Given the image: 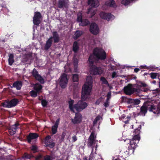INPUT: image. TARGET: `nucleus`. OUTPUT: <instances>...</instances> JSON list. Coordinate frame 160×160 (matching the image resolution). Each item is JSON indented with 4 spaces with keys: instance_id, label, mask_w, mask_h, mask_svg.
Listing matches in <instances>:
<instances>
[{
    "instance_id": "21",
    "label": "nucleus",
    "mask_w": 160,
    "mask_h": 160,
    "mask_svg": "<svg viewBox=\"0 0 160 160\" xmlns=\"http://www.w3.org/2000/svg\"><path fill=\"white\" fill-rule=\"evenodd\" d=\"M105 5L110 7H114L116 6L115 2L113 0H108L105 2Z\"/></svg>"
},
{
    "instance_id": "22",
    "label": "nucleus",
    "mask_w": 160,
    "mask_h": 160,
    "mask_svg": "<svg viewBox=\"0 0 160 160\" xmlns=\"http://www.w3.org/2000/svg\"><path fill=\"white\" fill-rule=\"evenodd\" d=\"M52 37H51L47 41L45 47V48L46 49H48L51 47L52 43Z\"/></svg>"
},
{
    "instance_id": "4",
    "label": "nucleus",
    "mask_w": 160,
    "mask_h": 160,
    "mask_svg": "<svg viewBox=\"0 0 160 160\" xmlns=\"http://www.w3.org/2000/svg\"><path fill=\"white\" fill-rule=\"evenodd\" d=\"M74 101L70 99L68 101L69 107L70 110L73 112H75L76 110L80 112L85 108L88 106L87 103L82 101H79L78 103L73 105Z\"/></svg>"
},
{
    "instance_id": "32",
    "label": "nucleus",
    "mask_w": 160,
    "mask_h": 160,
    "mask_svg": "<svg viewBox=\"0 0 160 160\" xmlns=\"http://www.w3.org/2000/svg\"><path fill=\"white\" fill-rule=\"evenodd\" d=\"M88 14H90L91 16V17H92L95 14V10H93V9L92 8H89L88 12Z\"/></svg>"
},
{
    "instance_id": "24",
    "label": "nucleus",
    "mask_w": 160,
    "mask_h": 160,
    "mask_svg": "<svg viewBox=\"0 0 160 160\" xmlns=\"http://www.w3.org/2000/svg\"><path fill=\"white\" fill-rule=\"evenodd\" d=\"M54 42L55 43L58 42L59 40V37L58 34L56 32H52Z\"/></svg>"
},
{
    "instance_id": "35",
    "label": "nucleus",
    "mask_w": 160,
    "mask_h": 160,
    "mask_svg": "<svg viewBox=\"0 0 160 160\" xmlns=\"http://www.w3.org/2000/svg\"><path fill=\"white\" fill-rule=\"evenodd\" d=\"M77 21L79 23L82 20V14L81 12H79L77 15Z\"/></svg>"
},
{
    "instance_id": "53",
    "label": "nucleus",
    "mask_w": 160,
    "mask_h": 160,
    "mask_svg": "<svg viewBox=\"0 0 160 160\" xmlns=\"http://www.w3.org/2000/svg\"><path fill=\"white\" fill-rule=\"evenodd\" d=\"M44 160H51L50 157L47 156L44 158Z\"/></svg>"
},
{
    "instance_id": "48",
    "label": "nucleus",
    "mask_w": 160,
    "mask_h": 160,
    "mask_svg": "<svg viewBox=\"0 0 160 160\" xmlns=\"http://www.w3.org/2000/svg\"><path fill=\"white\" fill-rule=\"evenodd\" d=\"M108 101L109 100H108V99H107L106 102L104 103V106L106 107H107L109 106V102Z\"/></svg>"
},
{
    "instance_id": "49",
    "label": "nucleus",
    "mask_w": 160,
    "mask_h": 160,
    "mask_svg": "<svg viewBox=\"0 0 160 160\" xmlns=\"http://www.w3.org/2000/svg\"><path fill=\"white\" fill-rule=\"evenodd\" d=\"M65 135H66L65 133L63 132L62 133V135L61 136V140L62 141L63 140L64 138H65Z\"/></svg>"
},
{
    "instance_id": "38",
    "label": "nucleus",
    "mask_w": 160,
    "mask_h": 160,
    "mask_svg": "<svg viewBox=\"0 0 160 160\" xmlns=\"http://www.w3.org/2000/svg\"><path fill=\"white\" fill-rule=\"evenodd\" d=\"M38 92H37L36 91V92L34 90H32L30 92V94L32 97H36L37 96V93Z\"/></svg>"
},
{
    "instance_id": "9",
    "label": "nucleus",
    "mask_w": 160,
    "mask_h": 160,
    "mask_svg": "<svg viewBox=\"0 0 160 160\" xmlns=\"http://www.w3.org/2000/svg\"><path fill=\"white\" fill-rule=\"evenodd\" d=\"M136 90L135 88H133L132 85L129 84L124 88V92L127 94L131 95L132 94L135 92H136Z\"/></svg>"
},
{
    "instance_id": "41",
    "label": "nucleus",
    "mask_w": 160,
    "mask_h": 160,
    "mask_svg": "<svg viewBox=\"0 0 160 160\" xmlns=\"http://www.w3.org/2000/svg\"><path fill=\"white\" fill-rule=\"evenodd\" d=\"M32 156L30 154L27 153H25L22 157V158L26 159H29L31 158Z\"/></svg>"
},
{
    "instance_id": "63",
    "label": "nucleus",
    "mask_w": 160,
    "mask_h": 160,
    "mask_svg": "<svg viewBox=\"0 0 160 160\" xmlns=\"http://www.w3.org/2000/svg\"><path fill=\"white\" fill-rule=\"evenodd\" d=\"M114 160H119L117 159H116Z\"/></svg>"
},
{
    "instance_id": "12",
    "label": "nucleus",
    "mask_w": 160,
    "mask_h": 160,
    "mask_svg": "<svg viewBox=\"0 0 160 160\" xmlns=\"http://www.w3.org/2000/svg\"><path fill=\"white\" fill-rule=\"evenodd\" d=\"M45 142L46 146L51 148H53L55 146V143L51 139V137L48 135L45 138Z\"/></svg>"
},
{
    "instance_id": "45",
    "label": "nucleus",
    "mask_w": 160,
    "mask_h": 160,
    "mask_svg": "<svg viewBox=\"0 0 160 160\" xmlns=\"http://www.w3.org/2000/svg\"><path fill=\"white\" fill-rule=\"evenodd\" d=\"M16 132V131L14 130H12L11 129H10L9 130V134L11 135H13Z\"/></svg>"
},
{
    "instance_id": "2",
    "label": "nucleus",
    "mask_w": 160,
    "mask_h": 160,
    "mask_svg": "<svg viewBox=\"0 0 160 160\" xmlns=\"http://www.w3.org/2000/svg\"><path fill=\"white\" fill-rule=\"evenodd\" d=\"M141 128V125H140L139 127L136 129L134 131V133L136 134L134 135L132 138L131 140L127 139L125 141L126 143H129V146L128 147V150H130L132 153L134 152V149L136 148L137 145L136 143H138L140 140V138L139 134L140 133V130Z\"/></svg>"
},
{
    "instance_id": "11",
    "label": "nucleus",
    "mask_w": 160,
    "mask_h": 160,
    "mask_svg": "<svg viewBox=\"0 0 160 160\" xmlns=\"http://www.w3.org/2000/svg\"><path fill=\"white\" fill-rule=\"evenodd\" d=\"M100 16L101 18L106 19L108 21L114 18V16L110 13H108L104 12H101L100 13Z\"/></svg>"
},
{
    "instance_id": "7",
    "label": "nucleus",
    "mask_w": 160,
    "mask_h": 160,
    "mask_svg": "<svg viewBox=\"0 0 160 160\" xmlns=\"http://www.w3.org/2000/svg\"><path fill=\"white\" fill-rule=\"evenodd\" d=\"M90 73L93 75H100L102 74L103 71L101 68H98L95 66H92L90 68Z\"/></svg>"
},
{
    "instance_id": "59",
    "label": "nucleus",
    "mask_w": 160,
    "mask_h": 160,
    "mask_svg": "<svg viewBox=\"0 0 160 160\" xmlns=\"http://www.w3.org/2000/svg\"><path fill=\"white\" fill-rule=\"evenodd\" d=\"M139 70V69L138 68H135L134 69V71L135 72H138Z\"/></svg>"
},
{
    "instance_id": "3",
    "label": "nucleus",
    "mask_w": 160,
    "mask_h": 160,
    "mask_svg": "<svg viewBox=\"0 0 160 160\" xmlns=\"http://www.w3.org/2000/svg\"><path fill=\"white\" fill-rule=\"evenodd\" d=\"M93 53V55H91L88 59L91 65H92L94 62H96L97 59H104L106 58V53L102 48H96L94 49Z\"/></svg>"
},
{
    "instance_id": "57",
    "label": "nucleus",
    "mask_w": 160,
    "mask_h": 160,
    "mask_svg": "<svg viewBox=\"0 0 160 160\" xmlns=\"http://www.w3.org/2000/svg\"><path fill=\"white\" fill-rule=\"evenodd\" d=\"M74 71L75 72H77L78 71V66H74Z\"/></svg>"
},
{
    "instance_id": "28",
    "label": "nucleus",
    "mask_w": 160,
    "mask_h": 160,
    "mask_svg": "<svg viewBox=\"0 0 160 160\" xmlns=\"http://www.w3.org/2000/svg\"><path fill=\"white\" fill-rule=\"evenodd\" d=\"M149 108L150 109L149 110L150 112H152L154 114H158L159 113V112L158 111L156 110L157 108L155 106L153 105L151 106Z\"/></svg>"
},
{
    "instance_id": "61",
    "label": "nucleus",
    "mask_w": 160,
    "mask_h": 160,
    "mask_svg": "<svg viewBox=\"0 0 160 160\" xmlns=\"http://www.w3.org/2000/svg\"><path fill=\"white\" fill-rule=\"evenodd\" d=\"M128 121H124V122H125L126 123H128Z\"/></svg>"
},
{
    "instance_id": "42",
    "label": "nucleus",
    "mask_w": 160,
    "mask_h": 160,
    "mask_svg": "<svg viewBox=\"0 0 160 160\" xmlns=\"http://www.w3.org/2000/svg\"><path fill=\"white\" fill-rule=\"evenodd\" d=\"M151 77L153 79L156 78L158 75V73H152L150 74Z\"/></svg>"
},
{
    "instance_id": "1",
    "label": "nucleus",
    "mask_w": 160,
    "mask_h": 160,
    "mask_svg": "<svg viewBox=\"0 0 160 160\" xmlns=\"http://www.w3.org/2000/svg\"><path fill=\"white\" fill-rule=\"evenodd\" d=\"M92 77L88 76L87 77L86 82L82 87L81 99L85 101L89 98L92 88Z\"/></svg>"
},
{
    "instance_id": "50",
    "label": "nucleus",
    "mask_w": 160,
    "mask_h": 160,
    "mask_svg": "<svg viewBox=\"0 0 160 160\" xmlns=\"http://www.w3.org/2000/svg\"><path fill=\"white\" fill-rule=\"evenodd\" d=\"M118 76L117 73L115 72H114L112 73V78H113L117 77Z\"/></svg>"
},
{
    "instance_id": "8",
    "label": "nucleus",
    "mask_w": 160,
    "mask_h": 160,
    "mask_svg": "<svg viewBox=\"0 0 160 160\" xmlns=\"http://www.w3.org/2000/svg\"><path fill=\"white\" fill-rule=\"evenodd\" d=\"M137 89L136 90V92H139L141 91H143L144 92H147L148 91V89L147 88H144L146 87L147 85L144 83L142 82H140L137 84Z\"/></svg>"
},
{
    "instance_id": "27",
    "label": "nucleus",
    "mask_w": 160,
    "mask_h": 160,
    "mask_svg": "<svg viewBox=\"0 0 160 160\" xmlns=\"http://www.w3.org/2000/svg\"><path fill=\"white\" fill-rule=\"evenodd\" d=\"M90 23L89 22L87 19H84L82 20V21L79 23V25L83 26L88 25Z\"/></svg>"
},
{
    "instance_id": "60",
    "label": "nucleus",
    "mask_w": 160,
    "mask_h": 160,
    "mask_svg": "<svg viewBox=\"0 0 160 160\" xmlns=\"http://www.w3.org/2000/svg\"><path fill=\"white\" fill-rule=\"evenodd\" d=\"M96 104H99V100H97L96 102Z\"/></svg>"
},
{
    "instance_id": "64",
    "label": "nucleus",
    "mask_w": 160,
    "mask_h": 160,
    "mask_svg": "<svg viewBox=\"0 0 160 160\" xmlns=\"http://www.w3.org/2000/svg\"><path fill=\"white\" fill-rule=\"evenodd\" d=\"M155 82H155V81H154L153 82V83H155Z\"/></svg>"
},
{
    "instance_id": "43",
    "label": "nucleus",
    "mask_w": 160,
    "mask_h": 160,
    "mask_svg": "<svg viewBox=\"0 0 160 160\" xmlns=\"http://www.w3.org/2000/svg\"><path fill=\"white\" fill-rule=\"evenodd\" d=\"M64 1H60L58 3V6L59 8H62L64 5Z\"/></svg>"
},
{
    "instance_id": "29",
    "label": "nucleus",
    "mask_w": 160,
    "mask_h": 160,
    "mask_svg": "<svg viewBox=\"0 0 160 160\" xmlns=\"http://www.w3.org/2000/svg\"><path fill=\"white\" fill-rule=\"evenodd\" d=\"M129 102L133 104L134 105H138L140 103V101L138 99H129Z\"/></svg>"
},
{
    "instance_id": "15",
    "label": "nucleus",
    "mask_w": 160,
    "mask_h": 160,
    "mask_svg": "<svg viewBox=\"0 0 160 160\" xmlns=\"http://www.w3.org/2000/svg\"><path fill=\"white\" fill-rule=\"evenodd\" d=\"M33 76L40 83H43L44 81L43 78L38 74V72L35 69H34L32 71Z\"/></svg>"
},
{
    "instance_id": "39",
    "label": "nucleus",
    "mask_w": 160,
    "mask_h": 160,
    "mask_svg": "<svg viewBox=\"0 0 160 160\" xmlns=\"http://www.w3.org/2000/svg\"><path fill=\"white\" fill-rule=\"evenodd\" d=\"M72 80L74 82H78V75L77 74H73L72 76Z\"/></svg>"
},
{
    "instance_id": "25",
    "label": "nucleus",
    "mask_w": 160,
    "mask_h": 160,
    "mask_svg": "<svg viewBox=\"0 0 160 160\" xmlns=\"http://www.w3.org/2000/svg\"><path fill=\"white\" fill-rule=\"evenodd\" d=\"M42 88V86L38 83L36 84L34 87V89L37 92H40Z\"/></svg>"
},
{
    "instance_id": "54",
    "label": "nucleus",
    "mask_w": 160,
    "mask_h": 160,
    "mask_svg": "<svg viewBox=\"0 0 160 160\" xmlns=\"http://www.w3.org/2000/svg\"><path fill=\"white\" fill-rule=\"evenodd\" d=\"M72 141L73 142H75L77 140V137L75 136H74L72 137Z\"/></svg>"
},
{
    "instance_id": "36",
    "label": "nucleus",
    "mask_w": 160,
    "mask_h": 160,
    "mask_svg": "<svg viewBox=\"0 0 160 160\" xmlns=\"http://www.w3.org/2000/svg\"><path fill=\"white\" fill-rule=\"evenodd\" d=\"M97 145H96L94 147H92V151L91 154L90 155V157L91 158L93 157V155L94 154V152L95 153H96V151L97 150Z\"/></svg>"
},
{
    "instance_id": "51",
    "label": "nucleus",
    "mask_w": 160,
    "mask_h": 160,
    "mask_svg": "<svg viewBox=\"0 0 160 160\" xmlns=\"http://www.w3.org/2000/svg\"><path fill=\"white\" fill-rule=\"evenodd\" d=\"M111 96V92H109L108 94L107 95V99L108 100H109V99L110 98Z\"/></svg>"
},
{
    "instance_id": "6",
    "label": "nucleus",
    "mask_w": 160,
    "mask_h": 160,
    "mask_svg": "<svg viewBox=\"0 0 160 160\" xmlns=\"http://www.w3.org/2000/svg\"><path fill=\"white\" fill-rule=\"evenodd\" d=\"M18 100L17 99H13L10 101H6L2 103L4 107L10 108L15 106L18 103Z\"/></svg>"
},
{
    "instance_id": "55",
    "label": "nucleus",
    "mask_w": 160,
    "mask_h": 160,
    "mask_svg": "<svg viewBox=\"0 0 160 160\" xmlns=\"http://www.w3.org/2000/svg\"><path fill=\"white\" fill-rule=\"evenodd\" d=\"M126 116L125 115L123 114L119 117V119L121 120L122 119L124 118Z\"/></svg>"
},
{
    "instance_id": "23",
    "label": "nucleus",
    "mask_w": 160,
    "mask_h": 160,
    "mask_svg": "<svg viewBox=\"0 0 160 160\" xmlns=\"http://www.w3.org/2000/svg\"><path fill=\"white\" fill-rule=\"evenodd\" d=\"M22 86V83L20 81H17L14 82L13 87L16 88L17 90H19Z\"/></svg>"
},
{
    "instance_id": "52",
    "label": "nucleus",
    "mask_w": 160,
    "mask_h": 160,
    "mask_svg": "<svg viewBox=\"0 0 160 160\" xmlns=\"http://www.w3.org/2000/svg\"><path fill=\"white\" fill-rule=\"evenodd\" d=\"M78 62L77 59L74 60V65L75 67L76 66H78Z\"/></svg>"
},
{
    "instance_id": "34",
    "label": "nucleus",
    "mask_w": 160,
    "mask_h": 160,
    "mask_svg": "<svg viewBox=\"0 0 160 160\" xmlns=\"http://www.w3.org/2000/svg\"><path fill=\"white\" fill-rule=\"evenodd\" d=\"M78 49V46L77 42H74L73 46V50L75 52H76Z\"/></svg>"
},
{
    "instance_id": "5",
    "label": "nucleus",
    "mask_w": 160,
    "mask_h": 160,
    "mask_svg": "<svg viewBox=\"0 0 160 160\" xmlns=\"http://www.w3.org/2000/svg\"><path fill=\"white\" fill-rule=\"evenodd\" d=\"M59 84L62 88H65L67 86L68 82V79L67 78V75L63 73L62 75L59 78Z\"/></svg>"
},
{
    "instance_id": "16",
    "label": "nucleus",
    "mask_w": 160,
    "mask_h": 160,
    "mask_svg": "<svg viewBox=\"0 0 160 160\" xmlns=\"http://www.w3.org/2000/svg\"><path fill=\"white\" fill-rule=\"evenodd\" d=\"M82 120V116L80 113H76L74 119H72V122L74 124L80 123Z\"/></svg>"
},
{
    "instance_id": "30",
    "label": "nucleus",
    "mask_w": 160,
    "mask_h": 160,
    "mask_svg": "<svg viewBox=\"0 0 160 160\" xmlns=\"http://www.w3.org/2000/svg\"><path fill=\"white\" fill-rule=\"evenodd\" d=\"M8 63L10 65H12L14 62L13 56L12 54H10L8 58Z\"/></svg>"
},
{
    "instance_id": "56",
    "label": "nucleus",
    "mask_w": 160,
    "mask_h": 160,
    "mask_svg": "<svg viewBox=\"0 0 160 160\" xmlns=\"http://www.w3.org/2000/svg\"><path fill=\"white\" fill-rule=\"evenodd\" d=\"M140 68H146V69H149V68H148L147 67V66H146V65H144V66L142 65V66H141L140 67Z\"/></svg>"
},
{
    "instance_id": "13",
    "label": "nucleus",
    "mask_w": 160,
    "mask_h": 160,
    "mask_svg": "<svg viewBox=\"0 0 160 160\" xmlns=\"http://www.w3.org/2000/svg\"><path fill=\"white\" fill-rule=\"evenodd\" d=\"M90 30L93 34H97L99 32V29L96 24L92 23L90 26Z\"/></svg>"
},
{
    "instance_id": "18",
    "label": "nucleus",
    "mask_w": 160,
    "mask_h": 160,
    "mask_svg": "<svg viewBox=\"0 0 160 160\" xmlns=\"http://www.w3.org/2000/svg\"><path fill=\"white\" fill-rule=\"evenodd\" d=\"M88 4L94 7H97L99 5L98 1V0H88Z\"/></svg>"
},
{
    "instance_id": "37",
    "label": "nucleus",
    "mask_w": 160,
    "mask_h": 160,
    "mask_svg": "<svg viewBox=\"0 0 160 160\" xmlns=\"http://www.w3.org/2000/svg\"><path fill=\"white\" fill-rule=\"evenodd\" d=\"M100 80L102 81V84L108 85V82L105 78L102 77H101Z\"/></svg>"
},
{
    "instance_id": "40",
    "label": "nucleus",
    "mask_w": 160,
    "mask_h": 160,
    "mask_svg": "<svg viewBox=\"0 0 160 160\" xmlns=\"http://www.w3.org/2000/svg\"><path fill=\"white\" fill-rule=\"evenodd\" d=\"M18 123H16L14 125H12L10 128L12 130H14L16 131L17 129L18 128Z\"/></svg>"
},
{
    "instance_id": "26",
    "label": "nucleus",
    "mask_w": 160,
    "mask_h": 160,
    "mask_svg": "<svg viewBox=\"0 0 160 160\" xmlns=\"http://www.w3.org/2000/svg\"><path fill=\"white\" fill-rule=\"evenodd\" d=\"M102 120V118L100 116H98L96 117L93 121V124L95 125L97 123L100 124V122Z\"/></svg>"
},
{
    "instance_id": "10",
    "label": "nucleus",
    "mask_w": 160,
    "mask_h": 160,
    "mask_svg": "<svg viewBox=\"0 0 160 160\" xmlns=\"http://www.w3.org/2000/svg\"><path fill=\"white\" fill-rule=\"evenodd\" d=\"M96 135L95 133L92 132L89 137L88 142V146L89 147H91L93 144H94L96 142H98V141L96 140Z\"/></svg>"
},
{
    "instance_id": "31",
    "label": "nucleus",
    "mask_w": 160,
    "mask_h": 160,
    "mask_svg": "<svg viewBox=\"0 0 160 160\" xmlns=\"http://www.w3.org/2000/svg\"><path fill=\"white\" fill-rule=\"evenodd\" d=\"M82 33V31H77L76 32L74 35L73 36V38L75 39H77L79 37Z\"/></svg>"
},
{
    "instance_id": "33",
    "label": "nucleus",
    "mask_w": 160,
    "mask_h": 160,
    "mask_svg": "<svg viewBox=\"0 0 160 160\" xmlns=\"http://www.w3.org/2000/svg\"><path fill=\"white\" fill-rule=\"evenodd\" d=\"M147 112V107L144 106H142L141 108V113L144 116Z\"/></svg>"
},
{
    "instance_id": "46",
    "label": "nucleus",
    "mask_w": 160,
    "mask_h": 160,
    "mask_svg": "<svg viewBox=\"0 0 160 160\" xmlns=\"http://www.w3.org/2000/svg\"><path fill=\"white\" fill-rule=\"evenodd\" d=\"M31 149L33 152H35L36 151L37 149V148L36 147L34 146H33L31 148Z\"/></svg>"
},
{
    "instance_id": "47",
    "label": "nucleus",
    "mask_w": 160,
    "mask_h": 160,
    "mask_svg": "<svg viewBox=\"0 0 160 160\" xmlns=\"http://www.w3.org/2000/svg\"><path fill=\"white\" fill-rule=\"evenodd\" d=\"M42 104L43 107H45L47 104V102L46 100H43L42 101Z\"/></svg>"
},
{
    "instance_id": "19",
    "label": "nucleus",
    "mask_w": 160,
    "mask_h": 160,
    "mask_svg": "<svg viewBox=\"0 0 160 160\" xmlns=\"http://www.w3.org/2000/svg\"><path fill=\"white\" fill-rule=\"evenodd\" d=\"M38 137V136L36 133H30L28 137V142L30 143L32 140Z\"/></svg>"
},
{
    "instance_id": "62",
    "label": "nucleus",
    "mask_w": 160,
    "mask_h": 160,
    "mask_svg": "<svg viewBox=\"0 0 160 160\" xmlns=\"http://www.w3.org/2000/svg\"><path fill=\"white\" fill-rule=\"evenodd\" d=\"M130 118V117H128H128H127V118H128V119L129 118Z\"/></svg>"
},
{
    "instance_id": "44",
    "label": "nucleus",
    "mask_w": 160,
    "mask_h": 160,
    "mask_svg": "<svg viewBox=\"0 0 160 160\" xmlns=\"http://www.w3.org/2000/svg\"><path fill=\"white\" fill-rule=\"evenodd\" d=\"M153 93L154 94H159L160 93V89L157 88L153 91Z\"/></svg>"
},
{
    "instance_id": "20",
    "label": "nucleus",
    "mask_w": 160,
    "mask_h": 160,
    "mask_svg": "<svg viewBox=\"0 0 160 160\" xmlns=\"http://www.w3.org/2000/svg\"><path fill=\"white\" fill-rule=\"evenodd\" d=\"M122 152V157L123 158H126L128 157V155L132 153L131 152V151L130 150H128V149L126 151H125L123 149H122L121 150V152Z\"/></svg>"
},
{
    "instance_id": "17",
    "label": "nucleus",
    "mask_w": 160,
    "mask_h": 160,
    "mask_svg": "<svg viewBox=\"0 0 160 160\" xmlns=\"http://www.w3.org/2000/svg\"><path fill=\"white\" fill-rule=\"evenodd\" d=\"M59 121L60 119L58 118L56 121L54 125L52 126V134H54L56 133Z\"/></svg>"
},
{
    "instance_id": "58",
    "label": "nucleus",
    "mask_w": 160,
    "mask_h": 160,
    "mask_svg": "<svg viewBox=\"0 0 160 160\" xmlns=\"http://www.w3.org/2000/svg\"><path fill=\"white\" fill-rule=\"evenodd\" d=\"M41 157H42V156L41 155H39L36 158V160H38L39 159H40L41 158Z\"/></svg>"
},
{
    "instance_id": "14",
    "label": "nucleus",
    "mask_w": 160,
    "mask_h": 160,
    "mask_svg": "<svg viewBox=\"0 0 160 160\" xmlns=\"http://www.w3.org/2000/svg\"><path fill=\"white\" fill-rule=\"evenodd\" d=\"M41 17V14L39 12H35L33 18V23L35 25H38L40 22V18Z\"/></svg>"
}]
</instances>
